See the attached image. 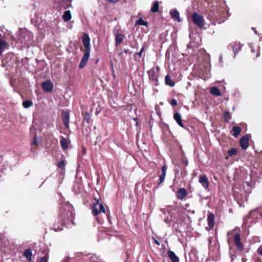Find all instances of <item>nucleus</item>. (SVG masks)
I'll return each instance as SVG.
<instances>
[{"label": "nucleus", "instance_id": "4", "mask_svg": "<svg viewBox=\"0 0 262 262\" xmlns=\"http://www.w3.org/2000/svg\"><path fill=\"white\" fill-rule=\"evenodd\" d=\"M191 18L193 23L200 28H202L204 27V19L203 16L199 15L196 12H194L192 14Z\"/></svg>", "mask_w": 262, "mask_h": 262}, {"label": "nucleus", "instance_id": "34", "mask_svg": "<svg viewBox=\"0 0 262 262\" xmlns=\"http://www.w3.org/2000/svg\"><path fill=\"white\" fill-rule=\"evenodd\" d=\"M48 258L47 256H43L39 260V262H47Z\"/></svg>", "mask_w": 262, "mask_h": 262}, {"label": "nucleus", "instance_id": "20", "mask_svg": "<svg viewBox=\"0 0 262 262\" xmlns=\"http://www.w3.org/2000/svg\"><path fill=\"white\" fill-rule=\"evenodd\" d=\"M71 17L72 16L70 10L66 11L62 15V18L64 21H69L71 20Z\"/></svg>", "mask_w": 262, "mask_h": 262}, {"label": "nucleus", "instance_id": "25", "mask_svg": "<svg viewBox=\"0 0 262 262\" xmlns=\"http://www.w3.org/2000/svg\"><path fill=\"white\" fill-rule=\"evenodd\" d=\"M165 83L170 86H173L175 83L171 80L170 77L167 75L165 77Z\"/></svg>", "mask_w": 262, "mask_h": 262}, {"label": "nucleus", "instance_id": "37", "mask_svg": "<svg viewBox=\"0 0 262 262\" xmlns=\"http://www.w3.org/2000/svg\"><path fill=\"white\" fill-rule=\"evenodd\" d=\"M257 253L262 256V245L257 249Z\"/></svg>", "mask_w": 262, "mask_h": 262}, {"label": "nucleus", "instance_id": "18", "mask_svg": "<svg viewBox=\"0 0 262 262\" xmlns=\"http://www.w3.org/2000/svg\"><path fill=\"white\" fill-rule=\"evenodd\" d=\"M124 38V36L121 33L116 34L115 35V43L116 46H118L123 41Z\"/></svg>", "mask_w": 262, "mask_h": 262}, {"label": "nucleus", "instance_id": "48", "mask_svg": "<svg viewBox=\"0 0 262 262\" xmlns=\"http://www.w3.org/2000/svg\"><path fill=\"white\" fill-rule=\"evenodd\" d=\"M252 212H253V210H252V211H250V213H252Z\"/></svg>", "mask_w": 262, "mask_h": 262}, {"label": "nucleus", "instance_id": "29", "mask_svg": "<svg viewBox=\"0 0 262 262\" xmlns=\"http://www.w3.org/2000/svg\"><path fill=\"white\" fill-rule=\"evenodd\" d=\"M32 105V101L29 100H25L23 102V106L26 108L31 107Z\"/></svg>", "mask_w": 262, "mask_h": 262}, {"label": "nucleus", "instance_id": "27", "mask_svg": "<svg viewBox=\"0 0 262 262\" xmlns=\"http://www.w3.org/2000/svg\"><path fill=\"white\" fill-rule=\"evenodd\" d=\"M61 146L63 149H67L68 148V143L67 140L62 137L60 140Z\"/></svg>", "mask_w": 262, "mask_h": 262}, {"label": "nucleus", "instance_id": "6", "mask_svg": "<svg viewBox=\"0 0 262 262\" xmlns=\"http://www.w3.org/2000/svg\"><path fill=\"white\" fill-rule=\"evenodd\" d=\"M32 37L33 35L31 32L25 31L21 33V35H20L19 40L21 42L26 44L29 41L31 40L32 39Z\"/></svg>", "mask_w": 262, "mask_h": 262}, {"label": "nucleus", "instance_id": "14", "mask_svg": "<svg viewBox=\"0 0 262 262\" xmlns=\"http://www.w3.org/2000/svg\"><path fill=\"white\" fill-rule=\"evenodd\" d=\"M187 195V191L184 188H179L177 191V196L179 200H183Z\"/></svg>", "mask_w": 262, "mask_h": 262}, {"label": "nucleus", "instance_id": "24", "mask_svg": "<svg viewBox=\"0 0 262 262\" xmlns=\"http://www.w3.org/2000/svg\"><path fill=\"white\" fill-rule=\"evenodd\" d=\"M1 36L2 35L0 34V55L4 52V49L7 46V43L1 39Z\"/></svg>", "mask_w": 262, "mask_h": 262}, {"label": "nucleus", "instance_id": "30", "mask_svg": "<svg viewBox=\"0 0 262 262\" xmlns=\"http://www.w3.org/2000/svg\"><path fill=\"white\" fill-rule=\"evenodd\" d=\"M227 154L229 157H232L236 154V149L234 148H232L228 150Z\"/></svg>", "mask_w": 262, "mask_h": 262}, {"label": "nucleus", "instance_id": "5", "mask_svg": "<svg viewBox=\"0 0 262 262\" xmlns=\"http://www.w3.org/2000/svg\"><path fill=\"white\" fill-rule=\"evenodd\" d=\"M199 182L202 187L207 191H209V182L207 177L206 175H201L199 176Z\"/></svg>", "mask_w": 262, "mask_h": 262}, {"label": "nucleus", "instance_id": "21", "mask_svg": "<svg viewBox=\"0 0 262 262\" xmlns=\"http://www.w3.org/2000/svg\"><path fill=\"white\" fill-rule=\"evenodd\" d=\"M24 256H25L29 261L31 260L32 255V250L30 249H26L24 253Z\"/></svg>", "mask_w": 262, "mask_h": 262}, {"label": "nucleus", "instance_id": "11", "mask_svg": "<svg viewBox=\"0 0 262 262\" xmlns=\"http://www.w3.org/2000/svg\"><path fill=\"white\" fill-rule=\"evenodd\" d=\"M234 242L237 248L239 250L242 251L243 249V247L241 242V235L237 233L235 235L234 237Z\"/></svg>", "mask_w": 262, "mask_h": 262}, {"label": "nucleus", "instance_id": "13", "mask_svg": "<svg viewBox=\"0 0 262 262\" xmlns=\"http://www.w3.org/2000/svg\"><path fill=\"white\" fill-rule=\"evenodd\" d=\"M209 230L212 229L214 225V215L211 212H209L207 215Z\"/></svg>", "mask_w": 262, "mask_h": 262}, {"label": "nucleus", "instance_id": "15", "mask_svg": "<svg viewBox=\"0 0 262 262\" xmlns=\"http://www.w3.org/2000/svg\"><path fill=\"white\" fill-rule=\"evenodd\" d=\"M173 119L177 122L178 124L182 127H184V126L182 122V117L181 114L179 113L176 112L173 114Z\"/></svg>", "mask_w": 262, "mask_h": 262}, {"label": "nucleus", "instance_id": "32", "mask_svg": "<svg viewBox=\"0 0 262 262\" xmlns=\"http://www.w3.org/2000/svg\"><path fill=\"white\" fill-rule=\"evenodd\" d=\"M65 165H66V164H65L64 161L62 160L58 163L57 167L61 169H63V168H64Z\"/></svg>", "mask_w": 262, "mask_h": 262}, {"label": "nucleus", "instance_id": "40", "mask_svg": "<svg viewBox=\"0 0 262 262\" xmlns=\"http://www.w3.org/2000/svg\"><path fill=\"white\" fill-rule=\"evenodd\" d=\"M222 56H221V57H220V62H222Z\"/></svg>", "mask_w": 262, "mask_h": 262}, {"label": "nucleus", "instance_id": "42", "mask_svg": "<svg viewBox=\"0 0 262 262\" xmlns=\"http://www.w3.org/2000/svg\"><path fill=\"white\" fill-rule=\"evenodd\" d=\"M251 51L253 53H254V52H255L254 50L252 48L251 49Z\"/></svg>", "mask_w": 262, "mask_h": 262}, {"label": "nucleus", "instance_id": "23", "mask_svg": "<svg viewBox=\"0 0 262 262\" xmlns=\"http://www.w3.org/2000/svg\"><path fill=\"white\" fill-rule=\"evenodd\" d=\"M232 130L233 132V136L236 138L240 134L242 129L239 126H234L232 128Z\"/></svg>", "mask_w": 262, "mask_h": 262}, {"label": "nucleus", "instance_id": "12", "mask_svg": "<svg viewBox=\"0 0 262 262\" xmlns=\"http://www.w3.org/2000/svg\"><path fill=\"white\" fill-rule=\"evenodd\" d=\"M61 116L63 119V123L67 128L69 127L70 114L68 112L63 111L61 113Z\"/></svg>", "mask_w": 262, "mask_h": 262}, {"label": "nucleus", "instance_id": "2", "mask_svg": "<svg viewBox=\"0 0 262 262\" xmlns=\"http://www.w3.org/2000/svg\"><path fill=\"white\" fill-rule=\"evenodd\" d=\"M60 217L62 224L66 225L70 223L73 224L74 216L73 212L72 207L68 204L63 205L60 209Z\"/></svg>", "mask_w": 262, "mask_h": 262}, {"label": "nucleus", "instance_id": "43", "mask_svg": "<svg viewBox=\"0 0 262 262\" xmlns=\"http://www.w3.org/2000/svg\"><path fill=\"white\" fill-rule=\"evenodd\" d=\"M185 163H186V165H187V164H188V161H186V162H185Z\"/></svg>", "mask_w": 262, "mask_h": 262}, {"label": "nucleus", "instance_id": "49", "mask_svg": "<svg viewBox=\"0 0 262 262\" xmlns=\"http://www.w3.org/2000/svg\"><path fill=\"white\" fill-rule=\"evenodd\" d=\"M252 212H253V210H252V211H250V213H252Z\"/></svg>", "mask_w": 262, "mask_h": 262}, {"label": "nucleus", "instance_id": "22", "mask_svg": "<svg viewBox=\"0 0 262 262\" xmlns=\"http://www.w3.org/2000/svg\"><path fill=\"white\" fill-rule=\"evenodd\" d=\"M149 77L150 79L155 81V84H157L158 82V76L154 71H150L149 72Z\"/></svg>", "mask_w": 262, "mask_h": 262}, {"label": "nucleus", "instance_id": "1", "mask_svg": "<svg viewBox=\"0 0 262 262\" xmlns=\"http://www.w3.org/2000/svg\"><path fill=\"white\" fill-rule=\"evenodd\" d=\"M81 40L85 48V50L79 65L80 68H83L87 63L90 57L91 51L90 38L87 33H83L81 37Z\"/></svg>", "mask_w": 262, "mask_h": 262}, {"label": "nucleus", "instance_id": "19", "mask_svg": "<svg viewBox=\"0 0 262 262\" xmlns=\"http://www.w3.org/2000/svg\"><path fill=\"white\" fill-rule=\"evenodd\" d=\"M210 93L214 96H220L221 95L220 90L216 86H213L210 89Z\"/></svg>", "mask_w": 262, "mask_h": 262}, {"label": "nucleus", "instance_id": "17", "mask_svg": "<svg viewBox=\"0 0 262 262\" xmlns=\"http://www.w3.org/2000/svg\"><path fill=\"white\" fill-rule=\"evenodd\" d=\"M167 168V167L166 165H163L162 167V173L160 176L159 184L162 183L164 181L166 176Z\"/></svg>", "mask_w": 262, "mask_h": 262}, {"label": "nucleus", "instance_id": "9", "mask_svg": "<svg viewBox=\"0 0 262 262\" xmlns=\"http://www.w3.org/2000/svg\"><path fill=\"white\" fill-rule=\"evenodd\" d=\"M242 47L241 45L239 43L233 42L231 43L228 47V49H232L234 53V57L235 56L237 52L241 50Z\"/></svg>", "mask_w": 262, "mask_h": 262}, {"label": "nucleus", "instance_id": "8", "mask_svg": "<svg viewBox=\"0 0 262 262\" xmlns=\"http://www.w3.org/2000/svg\"><path fill=\"white\" fill-rule=\"evenodd\" d=\"M42 88L46 92H52L53 84L50 80H47L42 83Z\"/></svg>", "mask_w": 262, "mask_h": 262}, {"label": "nucleus", "instance_id": "46", "mask_svg": "<svg viewBox=\"0 0 262 262\" xmlns=\"http://www.w3.org/2000/svg\"><path fill=\"white\" fill-rule=\"evenodd\" d=\"M237 229V227H236L235 228H234V229L233 230V231H235Z\"/></svg>", "mask_w": 262, "mask_h": 262}, {"label": "nucleus", "instance_id": "47", "mask_svg": "<svg viewBox=\"0 0 262 262\" xmlns=\"http://www.w3.org/2000/svg\"><path fill=\"white\" fill-rule=\"evenodd\" d=\"M259 53L257 54L256 55V57H258V56H259Z\"/></svg>", "mask_w": 262, "mask_h": 262}, {"label": "nucleus", "instance_id": "31", "mask_svg": "<svg viewBox=\"0 0 262 262\" xmlns=\"http://www.w3.org/2000/svg\"><path fill=\"white\" fill-rule=\"evenodd\" d=\"M224 117L226 121H228L231 119V116L229 112H225L224 113Z\"/></svg>", "mask_w": 262, "mask_h": 262}, {"label": "nucleus", "instance_id": "44", "mask_svg": "<svg viewBox=\"0 0 262 262\" xmlns=\"http://www.w3.org/2000/svg\"><path fill=\"white\" fill-rule=\"evenodd\" d=\"M185 163H186V165H187V164H188V161H186V162H185Z\"/></svg>", "mask_w": 262, "mask_h": 262}, {"label": "nucleus", "instance_id": "50", "mask_svg": "<svg viewBox=\"0 0 262 262\" xmlns=\"http://www.w3.org/2000/svg\"><path fill=\"white\" fill-rule=\"evenodd\" d=\"M252 212H253V210H252V211H250V213H252Z\"/></svg>", "mask_w": 262, "mask_h": 262}, {"label": "nucleus", "instance_id": "7", "mask_svg": "<svg viewBox=\"0 0 262 262\" xmlns=\"http://www.w3.org/2000/svg\"><path fill=\"white\" fill-rule=\"evenodd\" d=\"M169 14L171 16V18L174 21H176L178 22H181L182 21L180 16V13L177 9H173L170 10V11H169Z\"/></svg>", "mask_w": 262, "mask_h": 262}, {"label": "nucleus", "instance_id": "45", "mask_svg": "<svg viewBox=\"0 0 262 262\" xmlns=\"http://www.w3.org/2000/svg\"><path fill=\"white\" fill-rule=\"evenodd\" d=\"M224 21H225V20L224 19V20H222V21H219V23H221L224 22Z\"/></svg>", "mask_w": 262, "mask_h": 262}, {"label": "nucleus", "instance_id": "28", "mask_svg": "<svg viewBox=\"0 0 262 262\" xmlns=\"http://www.w3.org/2000/svg\"><path fill=\"white\" fill-rule=\"evenodd\" d=\"M159 11V3L158 2H156L154 3V5L151 7L150 9V11L154 13H157Z\"/></svg>", "mask_w": 262, "mask_h": 262}, {"label": "nucleus", "instance_id": "3", "mask_svg": "<svg viewBox=\"0 0 262 262\" xmlns=\"http://www.w3.org/2000/svg\"><path fill=\"white\" fill-rule=\"evenodd\" d=\"M92 213L94 215L96 216L101 212L105 213V208L103 204L99 203L98 200H96L92 207Z\"/></svg>", "mask_w": 262, "mask_h": 262}, {"label": "nucleus", "instance_id": "35", "mask_svg": "<svg viewBox=\"0 0 262 262\" xmlns=\"http://www.w3.org/2000/svg\"><path fill=\"white\" fill-rule=\"evenodd\" d=\"M170 104L172 106H176L177 105V101L174 99H172L171 100Z\"/></svg>", "mask_w": 262, "mask_h": 262}, {"label": "nucleus", "instance_id": "26", "mask_svg": "<svg viewBox=\"0 0 262 262\" xmlns=\"http://www.w3.org/2000/svg\"><path fill=\"white\" fill-rule=\"evenodd\" d=\"M136 25H140V26H144L147 27L148 23L147 21H144L142 17H140L139 19H137L135 23Z\"/></svg>", "mask_w": 262, "mask_h": 262}, {"label": "nucleus", "instance_id": "36", "mask_svg": "<svg viewBox=\"0 0 262 262\" xmlns=\"http://www.w3.org/2000/svg\"><path fill=\"white\" fill-rule=\"evenodd\" d=\"M38 143V138L36 137L34 138V140L33 141L32 144L34 145H37Z\"/></svg>", "mask_w": 262, "mask_h": 262}, {"label": "nucleus", "instance_id": "41", "mask_svg": "<svg viewBox=\"0 0 262 262\" xmlns=\"http://www.w3.org/2000/svg\"><path fill=\"white\" fill-rule=\"evenodd\" d=\"M2 156L0 155V163L2 162Z\"/></svg>", "mask_w": 262, "mask_h": 262}, {"label": "nucleus", "instance_id": "33", "mask_svg": "<svg viewBox=\"0 0 262 262\" xmlns=\"http://www.w3.org/2000/svg\"><path fill=\"white\" fill-rule=\"evenodd\" d=\"M144 47H142V48L140 50V52L137 53V54L138 55L139 58L141 57V56L142 55V53L144 51Z\"/></svg>", "mask_w": 262, "mask_h": 262}, {"label": "nucleus", "instance_id": "38", "mask_svg": "<svg viewBox=\"0 0 262 262\" xmlns=\"http://www.w3.org/2000/svg\"><path fill=\"white\" fill-rule=\"evenodd\" d=\"M154 241L156 244H157V245H160V242L158 241H157L156 239H154Z\"/></svg>", "mask_w": 262, "mask_h": 262}, {"label": "nucleus", "instance_id": "10", "mask_svg": "<svg viewBox=\"0 0 262 262\" xmlns=\"http://www.w3.org/2000/svg\"><path fill=\"white\" fill-rule=\"evenodd\" d=\"M240 145L242 149H246L249 146V137L245 135L240 140Z\"/></svg>", "mask_w": 262, "mask_h": 262}, {"label": "nucleus", "instance_id": "51", "mask_svg": "<svg viewBox=\"0 0 262 262\" xmlns=\"http://www.w3.org/2000/svg\"><path fill=\"white\" fill-rule=\"evenodd\" d=\"M69 1H70V2H71V1H72V0H69Z\"/></svg>", "mask_w": 262, "mask_h": 262}, {"label": "nucleus", "instance_id": "39", "mask_svg": "<svg viewBox=\"0 0 262 262\" xmlns=\"http://www.w3.org/2000/svg\"><path fill=\"white\" fill-rule=\"evenodd\" d=\"M235 257V255H231V260H232L234 258V257Z\"/></svg>", "mask_w": 262, "mask_h": 262}, {"label": "nucleus", "instance_id": "16", "mask_svg": "<svg viewBox=\"0 0 262 262\" xmlns=\"http://www.w3.org/2000/svg\"><path fill=\"white\" fill-rule=\"evenodd\" d=\"M167 255L172 262H179V258L176 255L174 252L169 250L167 252Z\"/></svg>", "mask_w": 262, "mask_h": 262}]
</instances>
